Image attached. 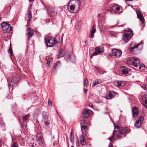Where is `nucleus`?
I'll list each match as a JSON object with an SVG mask.
<instances>
[{
    "mask_svg": "<svg viewBox=\"0 0 147 147\" xmlns=\"http://www.w3.org/2000/svg\"><path fill=\"white\" fill-rule=\"evenodd\" d=\"M134 98V97L133 95H131L129 97V99L130 100H135Z\"/></svg>",
    "mask_w": 147,
    "mask_h": 147,
    "instance_id": "nucleus-44",
    "label": "nucleus"
},
{
    "mask_svg": "<svg viewBox=\"0 0 147 147\" xmlns=\"http://www.w3.org/2000/svg\"><path fill=\"white\" fill-rule=\"evenodd\" d=\"M45 42L47 47H52L55 43V40L53 38L48 37L45 38Z\"/></svg>",
    "mask_w": 147,
    "mask_h": 147,
    "instance_id": "nucleus-3",
    "label": "nucleus"
},
{
    "mask_svg": "<svg viewBox=\"0 0 147 147\" xmlns=\"http://www.w3.org/2000/svg\"><path fill=\"white\" fill-rule=\"evenodd\" d=\"M102 82V80H97L93 82L92 86H94L96 85L100 84Z\"/></svg>",
    "mask_w": 147,
    "mask_h": 147,
    "instance_id": "nucleus-30",
    "label": "nucleus"
},
{
    "mask_svg": "<svg viewBox=\"0 0 147 147\" xmlns=\"http://www.w3.org/2000/svg\"><path fill=\"white\" fill-rule=\"evenodd\" d=\"M48 101H51V100H48Z\"/></svg>",
    "mask_w": 147,
    "mask_h": 147,
    "instance_id": "nucleus-63",
    "label": "nucleus"
},
{
    "mask_svg": "<svg viewBox=\"0 0 147 147\" xmlns=\"http://www.w3.org/2000/svg\"><path fill=\"white\" fill-rule=\"evenodd\" d=\"M124 25V24L121 25H120V26L122 27H123V26Z\"/></svg>",
    "mask_w": 147,
    "mask_h": 147,
    "instance_id": "nucleus-56",
    "label": "nucleus"
},
{
    "mask_svg": "<svg viewBox=\"0 0 147 147\" xmlns=\"http://www.w3.org/2000/svg\"><path fill=\"white\" fill-rule=\"evenodd\" d=\"M142 101H147V95H144L142 97Z\"/></svg>",
    "mask_w": 147,
    "mask_h": 147,
    "instance_id": "nucleus-39",
    "label": "nucleus"
},
{
    "mask_svg": "<svg viewBox=\"0 0 147 147\" xmlns=\"http://www.w3.org/2000/svg\"><path fill=\"white\" fill-rule=\"evenodd\" d=\"M132 43H131V45H130V46H131L132 45Z\"/></svg>",
    "mask_w": 147,
    "mask_h": 147,
    "instance_id": "nucleus-59",
    "label": "nucleus"
},
{
    "mask_svg": "<svg viewBox=\"0 0 147 147\" xmlns=\"http://www.w3.org/2000/svg\"><path fill=\"white\" fill-rule=\"evenodd\" d=\"M96 31L94 26H93L92 27V30L90 33V35L89 36V37H91L92 38H93L94 37V34L95 33Z\"/></svg>",
    "mask_w": 147,
    "mask_h": 147,
    "instance_id": "nucleus-28",
    "label": "nucleus"
},
{
    "mask_svg": "<svg viewBox=\"0 0 147 147\" xmlns=\"http://www.w3.org/2000/svg\"><path fill=\"white\" fill-rule=\"evenodd\" d=\"M23 125L24 126V127H26V125L24 124Z\"/></svg>",
    "mask_w": 147,
    "mask_h": 147,
    "instance_id": "nucleus-58",
    "label": "nucleus"
},
{
    "mask_svg": "<svg viewBox=\"0 0 147 147\" xmlns=\"http://www.w3.org/2000/svg\"><path fill=\"white\" fill-rule=\"evenodd\" d=\"M28 32L27 34L28 36V40H29L30 38L32 37L34 34V31L31 28L28 27L27 29Z\"/></svg>",
    "mask_w": 147,
    "mask_h": 147,
    "instance_id": "nucleus-16",
    "label": "nucleus"
},
{
    "mask_svg": "<svg viewBox=\"0 0 147 147\" xmlns=\"http://www.w3.org/2000/svg\"><path fill=\"white\" fill-rule=\"evenodd\" d=\"M142 104L146 109H147V102H142Z\"/></svg>",
    "mask_w": 147,
    "mask_h": 147,
    "instance_id": "nucleus-41",
    "label": "nucleus"
},
{
    "mask_svg": "<svg viewBox=\"0 0 147 147\" xmlns=\"http://www.w3.org/2000/svg\"><path fill=\"white\" fill-rule=\"evenodd\" d=\"M40 113V111L39 110H37L34 114L33 116L35 117H36L39 115Z\"/></svg>",
    "mask_w": 147,
    "mask_h": 147,
    "instance_id": "nucleus-36",
    "label": "nucleus"
},
{
    "mask_svg": "<svg viewBox=\"0 0 147 147\" xmlns=\"http://www.w3.org/2000/svg\"><path fill=\"white\" fill-rule=\"evenodd\" d=\"M2 28L4 33H8L10 32L12 29L10 25L6 22H3L1 24Z\"/></svg>",
    "mask_w": 147,
    "mask_h": 147,
    "instance_id": "nucleus-4",
    "label": "nucleus"
},
{
    "mask_svg": "<svg viewBox=\"0 0 147 147\" xmlns=\"http://www.w3.org/2000/svg\"><path fill=\"white\" fill-rule=\"evenodd\" d=\"M34 0H29V1L30 2H32Z\"/></svg>",
    "mask_w": 147,
    "mask_h": 147,
    "instance_id": "nucleus-57",
    "label": "nucleus"
},
{
    "mask_svg": "<svg viewBox=\"0 0 147 147\" xmlns=\"http://www.w3.org/2000/svg\"><path fill=\"white\" fill-rule=\"evenodd\" d=\"M88 80L87 79L85 78L84 81V86H86L87 84L88 83Z\"/></svg>",
    "mask_w": 147,
    "mask_h": 147,
    "instance_id": "nucleus-43",
    "label": "nucleus"
},
{
    "mask_svg": "<svg viewBox=\"0 0 147 147\" xmlns=\"http://www.w3.org/2000/svg\"><path fill=\"white\" fill-rule=\"evenodd\" d=\"M95 50L100 54L104 52V48L102 46H98L95 48Z\"/></svg>",
    "mask_w": 147,
    "mask_h": 147,
    "instance_id": "nucleus-21",
    "label": "nucleus"
},
{
    "mask_svg": "<svg viewBox=\"0 0 147 147\" xmlns=\"http://www.w3.org/2000/svg\"><path fill=\"white\" fill-rule=\"evenodd\" d=\"M28 17H27V20H28V22L30 20V19L32 17V15L31 11L30 10H28V13L27 14Z\"/></svg>",
    "mask_w": 147,
    "mask_h": 147,
    "instance_id": "nucleus-32",
    "label": "nucleus"
},
{
    "mask_svg": "<svg viewBox=\"0 0 147 147\" xmlns=\"http://www.w3.org/2000/svg\"><path fill=\"white\" fill-rule=\"evenodd\" d=\"M146 147H147V146H146Z\"/></svg>",
    "mask_w": 147,
    "mask_h": 147,
    "instance_id": "nucleus-64",
    "label": "nucleus"
},
{
    "mask_svg": "<svg viewBox=\"0 0 147 147\" xmlns=\"http://www.w3.org/2000/svg\"><path fill=\"white\" fill-rule=\"evenodd\" d=\"M96 103H99V102H96Z\"/></svg>",
    "mask_w": 147,
    "mask_h": 147,
    "instance_id": "nucleus-61",
    "label": "nucleus"
},
{
    "mask_svg": "<svg viewBox=\"0 0 147 147\" xmlns=\"http://www.w3.org/2000/svg\"><path fill=\"white\" fill-rule=\"evenodd\" d=\"M74 136L71 132L70 136V140L71 142L73 143H74Z\"/></svg>",
    "mask_w": 147,
    "mask_h": 147,
    "instance_id": "nucleus-31",
    "label": "nucleus"
},
{
    "mask_svg": "<svg viewBox=\"0 0 147 147\" xmlns=\"http://www.w3.org/2000/svg\"><path fill=\"white\" fill-rule=\"evenodd\" d=\"M76 145L77 146H78V145H79V143L78 142V141H77L76 142Z\"/></svg>",
    "mask_w": 147,
    "mask_h": 147,
    "instance_id": "nucleus-55",
    "label": "nucleus"
},
{
    "mask_svg": "<svg viewBox=\"0 0 147 147\" xmlns=\"http://www.w3.org/2000/svg\"><path fill=\"white\" fill-rule=\"evenodd\" d=\"M34 143H31L29 144L30 146H31L32 147H33Z\"/></svg>",
    "mask_w": 147,
    "mask_h": 147,
    "instance_id": "nucleus-49",
    "label": "nucleus"
},
{
    "mask_svg": "<svg viewBox=\"0 0 147 147\" xmlns=\"http://www.w3.org/2000/svg\"><path fill=\"white\" fill-rule=\"evenodd\" d=\"M105 113L106 114H108V113H107V112H105Z\"/></svg>",
    "mask_w": 147,
    "mask_h": 147,
    "instance_id": "nucleus-60",
    "label": "nucleus"
},
{
    "mask_svg": "<svg viewBox=\"0 0 147 147\" xmlns=\"http://www.w3.org/2000/svg\"><path fill=\"white\" fill-rule=\"evenodd\" d=\"M44 108L46 111L42 112V113L43 119L42 121V124L46 129L49 131H50L52 127V123L49 119L47 108L45 107Z\"/></svg>",
    "mask_w": 147,
    "mask_h": 147,
    "instance_id": "nucleus-1",
    "label": "nucleus"
},
{
    "mask_svg": "<svg viewBox=\"0 0 147 147\" xmlns=\"http://www.w3.org/2000/svg\"><path fill=\"white\" fill-rule=\"evenodd\" d=\"M132 115L133 118H136L138 116L139 111L138 107H134L132 108Z\"/></svg>",
    "mask_w": 147,
    "mask_h": 147,
    "instance_id": "nucleus-13",
    "label": "nucleus"
},
{
    "mask_svg": "<svg viewBox=\"0 0 147 147\" xmlns=\"http://www.w3.org/2000/svg\"><path fill=\"white\" fill-rule=\"evenodd\" d=\"M130 132V130L127 128H124L120 130L117 134V139H120L121 138V135H124V136H126V135Z\"/></svg>",
    "mask_w": 147,
    "mask_h": 147,
    "instance_id": "nucleus-5",
    "label": "nucleus"
},
{
    "mask_svg": "<svg viewBox=\"0 0 147 147\" xmlns=\"http://www.w3.org/2000/svg\"><path fill=\"white\" fill-rule=\"evenodd\" d=\"M36 140L41 143L43 141V137L42 134L40 132H38L36 136Z\"/></svg>",
    "mask_w": 147,
    "mask_h": 147,
    "instance_id": "nucleus-19",
    "label": "nucleus"
},
{
    "mask_svg": "<svg viewBox=\"0 0 147 147\" xmlns=\"http://www.w3.org/2000/svg\"><path fill=\"white\" fill-rule=\"evenodd\" d=\"M142 67H144V68L145 67V65L144 64H141L139 67V69H141Z\"/></svg>",
    "mask_w": 147,
    "mask_h": 147,
    "instance_id": "nucleus-47",
    "label": "nucleus"
},
{
    "mask_svg": "<svg viewBox=\"0 0 147 147\" xmlns=\"http://www.w3.org/2000/svg\"><path fill=\"white\" fill-rule=\"evenodd\" d=\"M87 91V89H85L84 90V92L85 93H86Z\"/></svg>",
    "mask_w": 147,
    "mask_h": 147,
    "instance_id": "nucleus-53",
    "label": "nucleus"
},
{
    "mask_svg": "<svg viewBox=\"0 0 147 147\" xmlns=\"http://www.w3.org/2000/svg\"><path fill=\"white\" fill-rule=\"evenodd\" d=\"M60 61H58L55 64L53 67V71H55L56 69V68L57 67V65H59L60 64Z\"/></svg>",
    "mask_w": 147,
    "mask_h": 147,
    "instance_id": "nucleus-34",
    "label": "nucleus"
},
{
    "mask_svg": "<svg viewBox=\"0 0 147 147\" xmlns=\"http://www.w3.org/2000/svg\"><path fill=\"white\" fill-rule=\"evenodd\" d=\"M81 2L79 0H71L67 6L68 11L71 12L76 13L80 9Z\"/></svg>",
    "mask_w": 147,
    "mask_h": 147,
    "instance_id": "nucleus-2",
    "label": "nucleus"
},
{
    "mask_svg": "<svg viewBox=\"0 0 147 147\" xmlns=\"http://www.w3.org/2000/svg\"><path fill=\"white\" fill-rule=\"evenodd\" d=\"M143 40H142V41H141V42L140 43L136 45H135L133 47H131L130 49V51H132L134 49L137 48L139 47V46L143 44Z\"/></svg>",
    "mask_w": 147,
    "mask_h": 147,
    "instance_id": "nucleus-24",
    "label": "nucleus"
},
{
    "mask_svg": "<svg viewBox=\"0 0 147 147\" xmlns=\"http://www.w3.org/2000/svg\"><path fill=\"white\" fill-rule=\"evenodd\" d=\"M46 8L48 13L51 16H53L56 15L57 11L54 8L49 6L46 7Z\"/></svg>",
    "mask_w": 147,
    "mask_h": 147,
    "instance_id": "nucleus-7",
    "label": "nucleus"
},
{
    "mask_svg": "<svg viewBox=\"0 0 147 147\" xmlns=\"http://www.w3.org/2000/svg\"><path fill=\"white\" fill-rule=\"evenodd\" d=\"M133 65L135 67H137L140 65V60L137 57H134Z\"/></svg>",
    "mask_w": 147,
    "mask_h": 147,
    "instance_id": "nucleus-20",
    "label": "nucleus"
},
{
    "mask_svg": "<svg viewBox=\"0 0 147 147\" xmlns=\"http://www.w3.org/2000/svg\"><path fill=\"white\" fill-rule=\"evenodd\" d=\"M1 127H3L5 126V124L3 122H1L0 124Z\"/></svg>",
    "mask_w": 147,
    "mask_h": 147,
    "instance_id": "nucleus-46",
    "label": "nucleus"
},
{
    "mask_svg": "<svg viewBox=\"0 0 147 147\" xmlns=\"http://www.w3.org/2000/svg\"><path fill=\"white\" fill-rule=\"evenodd\" d=\"M18 143L16 142H13L11 147H18Z\"/></svg>",
    "mask_w": 147,
    "mask_h": 147,
    "instance_id": "nucleus-38",
    "label": "nucleus"
},
{
    "mask_svg": "<svg viewBox=\"0 0 147 147\" xmlns=\"http://www.w3.org/2000/svg\"><path fill=\"white\" fill-rule=\"evenodd\" d=\"M71 147H74L73 146H71Z\"/></svg>",
    "mask_w": 147,
    "mask_h": 147,
    "instance_id": "nucleus-62",
    "label": "nucleus"
},
{
    "mask_svg": "<svg viewBox=\"0 0 147 147\" xmlns=\"http://www.w3.org/2000/svg\"><path fill=\"white\" fill-rule=\"evenodd\" d=\"M8 52L10 53L11 56H12L13 55L12 50L11 49V45L10 44L9 46V48L8 50Z\"/></svg>",
    "mask_w": 147,
    "mask_h": 147,
    "instance_id": "nucleus-37",
    "label": "nucleus"
},
{
    "mask_svg": "<svg viewBox=\"0 0 147 147\" xmlns=\"http://www.w3.org/2000/svg\"><path fill=\"white\" fill-rule=\"evenodd\" d=\"M134 60V57H131L127 59V63L129 64L133 65V63Z\"/></svg>",
    "mask_w": 147,
    "mask_h": 147,
    "instance_id": "nucleus-25",
    "label": "nucleus"
},
{
    "mask_svg": "<svg viewBox=\"0 0 147 147\" xmlns=\"http://www.w3.org/2000/svg\"><path fill=\"white\" fill-rule=\"evenodd\" d=\"M80 139L81 144L82 145H85L86 144V142L84 140V137L83 136H82L80 137Z\"/></svg>",
    "mask_w": 147,
    "mask_h": 147,
    "instance_id": "nucleus-27",
    "label": "nucleus"
},
{
    "mask_svg": "<svg viewBox=\"0 0 147 147\" xmlns=\"http://www.w3.org/2000/svg\"><path fill=\"white\" fill-rule=\"evenodd\" d=\"M143 120L144 117L142 116H140L135 123V126L137 128L139 127L141 125Z\"/></svg>",
    "mask_w": 147,
    "mask_h": 147,
    "instance_id": "nucleus-9",
    "label": "nucleus"
},
{
    "mask_svg": "<svg viewBox=\"0 0 147 147\" xmlns=\"http://www.w3.org/2000/svg\"><path fill=\"white\" fill-rule=\"evenodd\" d=\"M65 53V51L63 49H60L57 54V58H60L63 57Z\"/></svg>",
    "mask_w": 147,
    "mask_h": 147,
    "instance_id": "nucleus-23",
    "label": "nucleus"
},
{
    "mask_svg": "<svg viewBox=\"0 0 147 147\" xmlns=\"http://www.w3.org/2000/svg\"><path fill=\"white\" fill-rule=\"evenodd\" d=\"M121 71L122 73L124 74L127 75L129 74V71L130 70V69L126 67L123 66L121 67Z\"/></svg>",
    "mask_w": 147,
    "mask_h": 147,
    "instance_id": "nucleus-18",
    "label": "nucleus"
},
{
    "mask_svg": "<svg viewBox=\"0 0 147 147\" xmlns=\"http://www.w3.org/2000/svg\"><path fill=\"white\" fill-rule=\"evenodd\" d=\"M92 111L88 109H85L83 112L82 117L85 118H88L92 113Z\"/></svg>",
    "mask_w": 147,
    "mask_h": 147,
    "instance_id": "nucleus-11",
    "label": "nucleus"
},
{
    "mask_svg": "<svg viewBox=\"0 0 147 147\" xmlns=\"http://www.w3.org/2000/svg\"><path fill=\"white\" fill-rule=\"evenodd\" d=\"M142 87L144 90H147V84L142 85Z\"/></svg>",
    "mask_w": 147,
    "mask_h": 147,
    "instance_id": "nucleus-42",
    "label": "nucleus"
},
{
    "mask_svg": "<svg viewBox=\"0 0 147 147\" xmlns=\"http://www.w3.org/2000/svg\"><path fill=\"white\" fill-rule=\"evenodd\" d=\"M116 93L113 91H111L109 92L108 95L105 97L107 99H111L113 98L115 95Z\"/></svg>",
    "mask_w": 147,
    "mask_h": 147,
    "instance_id": "nucleus-17",
    "label": "nucleus"
},
{
    "mask_svg": "<svg viewBox=\"0 0 147 147\" xmlns=\"http://www.w3.org/2000/svg\"><path fill=\"white\" fill-rule=\"evenodd\" d=\"M114 135H115V133H114V132H113V136H112V137H111H111H109L108 138L109 140L110 141V142H111L112 140L113 139Z\"/></svg>",
    "mask_w": 147,
    "mask_h": 147,
    "instance_id": "nucleus-45",
    "label": "nucleus"
},
{
    "mask_svg": "<svg viewBox=\"0 0 147 147\" xmlns=\"http://www.w3.org/2000/svg\"><path fill=\"white\" fill-rule=\"evenodd\" d=\"M57 145V143H54V144H53V145H55V146H56V145Z\"/></svg>",
    "mask_w": 147,
    "mask_h": 147,
    "instance_id": "nucleus-54",
    "label": "nucleus"
},
{
    "mask_svg": "<svg viewBox=\"0 0 147 147\" xmlns=\"http://www.w3.org/2000/svg\"><path fill=\"white\" fill-rule=\"evenodd\" d=\"M80 123L82 132L83 134H86V129L87 128L86 121L83 119L81 121Z\"/></svg>",
    "mask_w": 147,
    "mask_h": 147,
    "instance_id": "nucleus-8",
    "label": "nucleus"
},
{
    "mask_svg": "<svg viewBox=\"0 0 147 147\" xmlns=\"http://www.w3.org/2000/svg\"><path fill=\"white\" fill-rule=\"evenodd\" d=\"M99 54H98V53H97V52L96 51V52H94L92 53V54L91 55V56L90 57L91 58H92V57L93 56L97 55Z\"/></svg>",
    "mask_w": 147,
    "mask_h": 147,
    "instance_id": "nucleus-40",
    "label": "nucleus"
},
{
    "mask_svg": "<svg viewBox=\"0 0 147 147\" xmlns=\"http://www.w3.org/2000/svg\"><path fill=\"white\" fill-rule=\"evenodd\" d=\"M112 53L113 56L117 58L120 57L122 54V52L121 50L116 49L112 50Z\"/></svg>",
    "mask_w": 147,
    "mask_h": 147,
    "instance_id": "nucleus-10",
    "label": "nucleus"
},
{
    "mask_svg": "<svg viewBox=\"0 0 147 147\" xmlns=\"http://www.w3.org/2000/svg\"><path fill=\"white\" fill-rule=\"evenodd\" d=\"M53 59L51 58L48 59L47 61V63L48 66H50L52 63Z\"/></svg>",
    "mask_w": 147,
    "mask_h": 147,
    "instance_id": "nucleus-33",
    "label": "nucleus"
},
{
    "mask_svg": "<svg viewBox=\"0 0 147 147\" xmlns=\"http://www.w3.org/2000/svg\"><path fill=\"white\" fill-rule=\"evenodd\" d=\"M133 32L132 30L129 28L124 31V35L128 36V38H131L132 36Z\"/></svg>",
    "mask_w": 147,
    "mask_h": 147,
    "instance_id": "nucleus-15",
    "label": "nucleus"
},
{
    "mask_svg": "<svg viewBox=\"0 0 147 147\" xmlns=\"http://www.w3.org/2000/svg\"><path fill=\"white\" fill-rule=\"evenodd\" d=\"M48 102V104L50 106H52V102Z\"/></svg>",
    "mask_w": 147,
    "mask_h": 147,
    "instance_id": "nucleus-50",
    "label": "nucleus"
},
{
    "mask_svg": "<svg viewBox=\"0 0 147 147\" xmlns=\"http://www.w3.org/2000/svg\"><path fill=\"white\" fill-rule=\"evenodd\" d=\"M112 145L111 144V142H110V143L109 144V147H112Z\"/></svg>",
    "mask_w": 147,
    "mask_h": 147,
    "instance_id": "nucleus-51",
    "label": "nucleus"
},
{
    "mask_svg": "<svg viewBox=\"0 0 147 147\" xmlns=\"http://www.w3.org/2000/svg\"><path fill=\"white\" fill-rule=\"evenodd\" d=\"M8 82V86L9 87L10 86H13L16 83L18 82V80H16V77H13L11 79H7Z\"/></svg>",
    "mask_w": 147,
    "mask_h": 147,
    "instance_id": "nucleus-12",
    "label": "nucleus"
},
{
    "mask_svg": "<svg viewBox=\"0 0 147 147\" xmlns=\"http://www.w3.org/2000/svg\"><path fill=\"white\" fill-rule=\"evenodd\" d=\"M11 94H9L7 96L6 98H7L8 99H10V98L11 97Z\"/></svg>",
    "mask_w": 147,
    "mask_h": 147,
    "instance_id": "nucleus-48",
    "label": "nucleus"
},
{
    "mask_svg": "<svg viewBox=\"0 0 147 147\" xmlns=\"http://www.w3.org/2000/svg\"><path fill=\"white\" fill-rule=\"evenodd\" d=\"M111 12L119 14L122 12L121 7L117 4L113 5L110 9Z\"/></svg>",
    "mask_w": 147,
    "mask_h": 147,
    "instance_id": "nucleus-6",
    "label": "nucleus"
},
{
    "mask_svg": "<svg viewBox=\"0 0 147 147\" xmlns=\"http://www.w3.org/2000/svg\"><path fill=\"white\" fill-rule=\"evenodd\" d=\"M130 38H128V36L125 35L124 34L122 36L123 40L125 42H127L129 40Z\"/></svg>",
    "mask_w": 147,
    "mask_h": 147,
    "instance_id": "nucleus-29",
    "label": "nucleus"
},
{
    "mask_svg": "<svg viewBox=\"0 0 147 147\" xmlns=\"http://www.w3.org/2000/svg\"><path fill=\"white\" fill-rule=\"evenodd\" d=\"M65 58L67 59V60L69 59L70 60L73 59L75 58V57L73 55V53H71L68 56H65Z\"/></svg>",
    "mask_w": 147,
    "mask_h": 147,
    "instance_id": "nucleus-26",
    "label": "nucleus"
},
{
    "mask_svg": "<svg viewBox=\"0 0 147 147\" xmlns=\"http://www.w3.org/2000/svg\"><path fill=\"white\" fill-rule=\"evenodd\" d=\"M137 16L139 19L142 22V23H144V19L141 13L139 11H136Z\"/></svg>",
    "mask_w": 147,
    "mask_h": 147,
    "instance_id": "nucleus-22",
    "label": "nucleus"
},
{
    "mask_svg": "<svg viewBox=\"0 0 147 147\" xmlns=\"http://www.w3.org/2000/svg\"><path fill=\"white\" fill-rule=\"evenodd\" d=\"M30 117L29 114L26 115L23 117V120L24 121H27L28 119Z\"/></svg>",
    "mask_w": 147,
    "mask_h": 147,
    "instance_id": "nucleus-35",
    "label": "nucleus"
},
{
    "mask_svg": "<svg viewBox=\"0 0 147 147\" xmlns=\"http://www.w3.org/2000/svg\"><path fill=\"white\" fill-rule=\"evenodd\" d=\"M92 108H94V106L92 105H89Z\"/></svg>",
    "mask_w": 147,
    "mask_h": 147,
    "instance_id": "nucleus-52",
    "label": "nucleus"
},
{
    "mask_svg": "<svg viewBox=\"0 0 147 147\" xmlns=\"http://www.w3.org/2000/svg\"><path fill=\"white\" fill-rule=\"evenodd\" d=\"M114 84L117 87L123 86L125 85L126 82L124 81H115L114 82Z\"/></svg>",
    "mask_w": 147,
    "mask_h": 147,
    "instance_id": "nucleus-14",
    "label": "nucleus"
}]
</instances>
